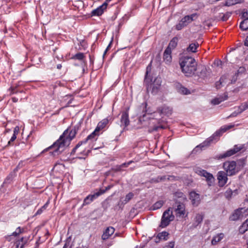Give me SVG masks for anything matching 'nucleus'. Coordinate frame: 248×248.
<instances>
[{
    "label": "nucleus",
    "instance_id": "obj_9",
    "mask_svg": "<svg viewBox=\"0 0 248 248\" xmlns=\"http://www.w3.org/2000/svg\"><path fill=\"white\" fill-rule=\"evenodd\" d=\"M227 173L224 171H219L217 174V179L218 181V185L220 186H223L227 183L228 181Z\"/></svg>",
    "mask_w": 248,
    "mask_h": 248
},
{
    "label": "nucleus",
    "instance_id": "obj_10",
    "mask_svg": "<svg viewBox=\"0 0 248 248\" xmlns=\"http://www.w3.org/2000/svg\"><path fill=\"white\" fill-rule=\"evenodd\" d=\"M108 121H109L108 119H104L102 121H101V122H100L98 124V125H97L96 128H95V130L94 131V132L92 134L89 135L87 139H90L92 138V137H93V136L94 135H97V132L98 131H99L100 130L102 129L106 126V125L108 123Z\"/></svg>",
    "mask_w": 248,
    "mask_h": 248
},
{
    "label": "nucleus",
    "instance_id": "obj_51",
    "mask_svg": "<svg viewBox=\"0 0 248 248\" xmlns=\"http://www.w3.org/2000/svg\"><path fill=\"white\" fill-rule=\"evenodd\" d=\"M157 179H159V181H163L166 179V176H163L158 177L157 178Z\"/></svg>",
    "mask_w": 248,
    "mask_h": 248
},
{
    "label": "nucleus",
    "instance_id": "obj_2",
    "mask_svg": "<svg viewBox=\"0 0 248 248\" xmlns=\"http://www.w3.org/2000/svg\"><path fill=\"white\" fill-rule=\"evenodd\" d=\"M151 63H150L146 67L144 83L146 84L147 92H150L152 94L155 95L158 93L161 89L162 79L160 77H157L153 81L151 76Z\"/></svg>",
    "mask_w": 248,
    "mask_h": 248
},
{
    "label": "nucleus",
    "instance_id": "obj_24",
    "mask_svg": "<svg viewBox=\"0 0 248 248\" xmlns=\"http://www.w3.org/2000/svg\"><path fill=\"white\" fill-rule=\"evenodd\" d=\"M224 234L223 233H220L214 236L211 243L213 245H216L218 242H220L224 237Z\"/></svg>",
    "mask_w": 248,
    "mask_h": 248
},
{
    "label": "nucleus",
    "instance_id": "obj_50",
    "mask_svg": "<svg viewBox=\"0 0 248 248\" xmlns=\"http://www.w3.org/2000/svg\"><path fill=\"white\" fill-rule=\"evenodd\" d=\"M244 45L246 46H248V36L246 37L245 42H244Z\"/></svg>",
    "mask_w": 248,
    "mask_h": 248
},
{
    "label": "nucleus",
    "instance_id": "obj_22",
    "mask_svg": "<svg viewBox=\"0 0 248 248\" xmlns=\"http://www.w3.org/2000/svg\"><path fill=\"white\" fill-rule=\"evenodd\" d=\"M169 235V233L166 231H163L162 232L158 233L156 238V239H157V240H156L155 242L158 243L159 241L161 240H163L165 241L168 240Z\"/></svg>",
    "mask_w": 248,
    "mask_h": 248
},
{
    "label": "nucleus",
    "instance_id": "obj_46",
    "mask_svg": "<svg viewBox=\"0 0 248 248\" xmlns=\"http://www.w3.org/2000/svg\"><path fill=\"white\" fill-rule=\"evenodd\" d=\"M21 232V229L20 228H18L16 229V231L13 233L12 235L13 236H16L20 234Z\"/></svg>",
    "mask_w": 248,
    "mask_h": 248
},
{
    "label": "nucleus",
    "instance_id": "obj_20",
    "mask_svg": "<svg viewBox=\"0 0 248 248\" xmlns=\"http://www.w3.org/2000/svg\"><path fill=\"white\" fill-rule=\"evenodd\" d=\"M121 126L124 127H126L129 124V119H128V114L127 112H124L123 113L121 119Z\"/></svg>",
    "mask_w": 248,
    "mask_h": 248
},
{
    "label": "nucleus",
    "instance_id": "obj_60",
    "mask_svg": "<svg viewBox=\"0 0 248 248\" xmlns=\"http://www.w3.org/2000/svg\"><path fill=\"white\" fill-rule=\"evenodd\" d=\"M171 178H174V176H169L167 178V179L168 180H170L171 179Z\"/></svg>",
    "mask_w": 248,
    "mask_h": 248
},
{
    "label": "nucleus",
    "instance_id": "obj_47",
    "mask_svg": "<svg viewBox=\"0 0 248 248\" xmlns=\"http://www.w3.org/2000/svg\"><path fill=\"white\" fill-rule=\"evenodd\" d=\"M75 58L77 59L81 60L83 58V54L82 53H78L75 55Z\"/></svg>",
    "mask_w": 248,
    "mask_h": 248
},
{
    "label": "nucleus",
    "instance_id": "obj_8",
    "mask_svg": "<svg viewBox=\"0 0 248 248\" xmlns=\"http://www.w3.org/2000/svg\"><path fill=\"white\" fill-rule=\"evenodd\" d=\"M195 172L199 175L203 176L206 178L209 186H211L214 181V178L213 175L208 172L206 170L197 167L194 169Z\"/></svg>",
    "mask_w": 248,
    "mask_h": 248
},
{
    "label": "nucleus",
    "instance_id": "obj_49",
    "mask_svg": "<svg viewBox=\"0 0 248 248\" xmlns=\"http://www.w3.org/2000/svg\"><path fill=\"white\" fill-rule=\"evenodd\" d=\"M16 135L15 134H13L10 140L9 141L8 143L9 144L11 141H14L16 139Z\"/></svg>",
    "mask_w": 248,
    "mask_h": 248
},
{
    "label": "nucleus",
    "instance_id": "obj_53",
    "mask_svg": "<svg viewBox=\"0 0 248 248\" xmlns=\"http://www.w3.org/2000/svg\"><path fill=\"white\" fill-rule=\"evenodd\" d=\"M206 68L205 67H203L202 70V74L203 73V76H204L205 74H206Z\"/></svg>",
    "mask_w": 248,
    "mask_h": 248
},
{
    "label": "nucleus",
    "instance_id": "obj_39",
    "mask_svg": "<svg viewBox=\"0 0 248 248\" xmlns=\"http://www.w3.org/2000/svg\"><path fill=\"white\" fill-rule=\"evenodd\" d=\"M248 230V229L246 227V226H244V224L243 223V224L239 228V232L243 234L244 233H245Z\"/></svg>",
    "mask_w": 248,
    "mask_h": 248
},
{
    "label": "nucleus",
    "instance_id": "obj_19",
    "mask_svg": "<svg viewBox=\"0 0 248 248\" xmlns=\"http://www.w3.org/2000/svg\"><path fill=\"white\" fill-rule=\"evenodd\" d=\"M163 60L166 64H170L172 61L171 50L166 49L163 54Z\"/></svg>",
    "mask_w": 248,
    "mask_h": 248
},
{
    "label": "nucleus",
    "instance_id": "obj_35",
    "mask_svg": "<svg viewBox=\"0 0 248 248\" xmlns=\"http://www.w3.org/2000/svg\"><path fill=\"white\" fill-rule=\"evenodd\" d=\"M72 100V97L70 95H66L65 96L64 98H63V100L62 102V103H63V101H66L67 100L68 101V103L66 104H62V105L63 106V107H67L69 104L71 102V101Z\"/></svg>",
    "mask_w": 248,
    "mask_h": 248
},
{
    "label": "nucleus",
    "instance_id": "obj_28",
    "mask_svg": "<svg viewBox=\"0 0 248 248\" xmlns=\"http://www.w3.org/2000/svg\"><path fill=\"white\" fill-rule=\"evenodd\" d=\"M240 28L243 31L248 30V17L244 19L240 24Z\"/></svg>",
    "mask_w": 248,
    "mask_h": 248
},
{
    "label": "nucleus",
    "instance_id": "obj_18",
    "mask_svg": "<svg viewBox=\"0 0 248 248\" xmlns=\"http://www.w3.org/2000/svg\"><path fill=\"white\" fill-rule=\"evenodd\" d=\"M203 219V215L200 214H196L191 226L192 228L194 229L197 228V226L202 222Z\"/></svg>",
    "mask_w": 248,
    "mask_h": 248
},
{
    "label": "nucleus",
    "instance_id": "obj_15",
    "mask_svg": "<svg viewBox=\"0 0 248 248\" xmlns=\"http://www.w3.org/2000/svg\"><path fill=\"white\" fill-rule=\"evenodd\" d=\"M107 6L108 5L107 4V3L104 2L102 5L92 11V15L97 16L101 15L106 9Z\"/></svg>",
    "mask_w": 248,
    "mask_h": 248
},
{
    "label": "nucleus",
    "instance_id": "obj_43",
    "mask_svg": "<svg viewBox=\"0 0 248 248\" xmlns=\"http://www.w3.org/2000/svg\"><path fill=\"white\" fill-rule=\"evenodd\" d=\"M232 191L231 189L227 190L225 192V197L229 199L232 197Z\"/></svg>",
    "mask_w": 248,
    "mask_h": 248
},
{
    "label": "nucleus",
    "instance_id": "obj_5",
    "mask_svg": "<svg viewBox=\"0 0 248 248\" xmlns=\"http://www.w3.org/2000/svg\"><path fill=\"white\" fill-rule=\"evenodd\" d=\"M223 134L220 129L216 131V132L210 137L207 139L203 142L197 146L192 151V153L196 154L197 152L203 150L204 148L207 147L214 140H216V137H219Z\"/></svg>",
    "mask_w": 248,
    "mask_h": 248
},
{
    "label": "nucleus",
    "instance_id": "obj_31",
    "mask_svg": "<svg viewBox=\"0 0 248 248\" xmlns=\"http://www.w3.org/2000/svg\"><path fill=\"white\" fill-rule=\"evenodd\" d=\"M198 46V44H191L187 48V51L188 52H195Z\"/></svg>",
    "mask_w": 248,
    "mask_h": 248
},
{
    "label": "nucleus",
    "instance_id": "obj_14",
    "mask_svg": "<svg viewBox=\"0 0 248 248\" xmlns=\"http://www.w3.org/2000/svg\"><path fill=\"white\" fill-rule=\"evenodd\" d=\"M114 231L115 229L112 227L107 228L102 235V239L104 240L108 239L114 233Z\"/></svg>",
    "mask_w": 248,
    "mask_h": 248
},
{
    "label": "nucleus",
    "instance_id": "obj_56",
    "mask_svg": "<svg viewBox=\"0 0 248 248\" xmlns=\"http://www.w3.org/2000/svg\"><path fill=\"white\" fill-rule=\"evenodd\" d=\"M222 61L218 60L217 62V65L219 66L220 65H222Z\"/></svg>",
    "mask_w": 248,
    "mask_h": 248
},
{
    "label": "nucleus",
    "instance_id": "obj_17",
    "mask_svg": "<svg viewBox=\"0 0 248 248\" xmlns=\"http://www.w3.org/2000/svg\"><path fill=\"white\" fill-rule=\"evenodd\" d=\"M189 197L194 205L197 206L199 204L200 201L199 194L194 191H192L189 193Z\"/></svg>",
    "mask_w": 248,
    "mask_h": 248
},
{
    "label": "nucleus",
    "instance_id": "obj_6",
    "mask_svg": "<svg viewBox=\"0 0 248 248\" xmlns=\"http://www.w3.org/2000/svg\"><path fill=\"white\" fill-rule=\"evenodd\" d=\"M174 219L172 211L169 208L163 213L159 227L162 228L166 227Z\"/></svg>",
    "mask_w": 248,
    "mask_h": 248
},
{
    "label": "nucleus",
    "instance_id": "obj_62",
    "mask_svg": "<svg viewBox=\"0 0 248 248\" xmlns=\"http://www.w3.org/2000/svg\"><path fill=\"white\" fill-rule=\"evenodd\" d=\"M245 202H248V195H246V197L244 200Z\"/></svg>",
    "mask_w": 248,
    "mask_h": 248
},
{
    "label": "nucleus",
    "instance_id": "obj_34",
    "mask_svg": "<svg viewBox=\"0 0 248 248\" xmlns=\"http://www.w3.org/2000/svg\"><path fill=\"white\" fill-rule=\"evenodd\" d=\"M179 92L183 94H188L190 93V91L186 88L181 86L179 89Z\"/></svg>",
    "mask_w": 248,
    "mask_h": 248
},
{
    "label": "nucleus",
    "instance_id": "obj_29",
    "mask_svg": "<svg viewBox=\"0 0 248 248\" xmlns=\"http://www.w3.org/2000/svg\"><path fill=\"white\" fill-rule=\"evenodd\" d=\"M238 113H241L242 112L248 109V100L243 103H242L238 107Z\"/></svg>",
    "mask_w": 248,
    "mask_h": 248
},
{
    "label": "nucleus",
    "instance_id": "obj_63",
    "mask_svg": "<svg viewBox=\"0 0 248 248\" xmlns=\"http://www.w3.org/2000/svg\"><path fill=\"white\" fill-rule=\"evenodd\" d=\"M12 100H13V101L14 102H17V98H15V97H14V98H12Z\"/></svg>",
    "mask_w": 248,
    "mask_h": 248
},
{
    "label": "nucleus",
    "instance_id": "obj_21",
    "mask_svg": "<svg viewBox=\"0 0 248 248\" xmlns=\"http://www.w3.org/2000/svg\"><path fill=\"white\" fill-rule=\"evenodd\" d=\"M102 192H96L93 195H89L84 200V203L88 204L91 203L94 199H96L97 197L100 195Z\"/></svg>",
    "mask_w": 248,
    "mask_h": 248
},
{
    "label": "nucleus",
    "instance_id": "obj_59",
    "mask_svg": "<svg viewBox=\"0 0 248 248\" xmlns=\"http://www.w3.org/2000/svg\"><path fill=\"white\" fill-rule=\"evenodd\" d=\"M248 15V12H244L242 14V16L243 17H246Z\"/></svg>",
    "mask_w": 248,
    "mask_h": 248
},
{
    "label": "nucleus",
    "instance_id": "obj_38",
    "mask_svg": "<svg viewBox=\"0 0 248 248\" xmlns=\"http://www.w3.org/2000/svg\"><path fill=\"white\" fill-rule=\"evenodd\" d=\"M232 13L227 12L225 14H223L222 16L221 17V19L222 21H225L228 19L229 17L231 16Z\"/></svg>",
    "mask_w": 248,
    "mask_h": 248
},
{
    "label": "nucleus",
    "instance_id": "obj_32",
    "mask_svg": "<svg viewBox=\"0 0 248 248\" xmlns=\"http://www.w3.org/2000/svg\"><path fill=\"white\" fill-rule=\"evenodd\" d=\"M164 202L163 201H159L156 202L153 206V210H156L160 208L163 205Z\"/></svg>",
    "mask_w": 248,
    "mask_h": 248
},
{
    "label": "nucleus",
    "instance_id": "obj_57",
    "mask_svg": "<svg viewBox=\"0 0 248 248\" xmlns=\"http://www.w3.org/2000/svg\"><path fill=\"white\" fill-rule=\"evenodd\" d=\"M112 43V40L111 41V42H110L109 44L108 45V46L107 48H106L105 51V53H104V54L106 53L107 51H108V50L109 49V48L110 47V46H111V44Z\"/></svg>",
    "mask_w": 248,
    "mask_h": 248
},
{
    "label": "nucleus",
    "instance_id": "obj_23",
    "mask_svg": "<svg viewBox=\"0 0 248 248\" xmlns=\"http://www.w3.org/2000/svg\"><path fill=\"white\" fill-rule=\"evenodd\" d=\"M178 38L177 37H173L169 43V44L166 49H169L170 50L174 49L177 46Z\"/></svg>",
    "mask_w": 248,
    "mask_h": 248
},
{
    "label": "nucleus",
    "instance_id": "obj_1",
    "mask_svg": "<svg viewBox=\"0 0 248 248\" xmlns=\"http://www.w3.org/2000/svg\"><path fill=\"white\" fill-rule=\"evenodd\" d=\"M75 130H65L59 139L48 149H53V154L54 155H59L69 145L71 140L75 137Z\"/></svg>",
    "mask_w": 248,
    "mask_h": 248
},
{
    "label": "nucleus",
    "instance_id": "obj_4",
    "mask_svg": "<svg viewBox=\"0 0 248 248\" xmlns=\"http://www.w3.org/2000/svg\"><path fill=\"white\" fill-rule=\"evenodd\" d=\"M245 166L244 159L234 161H228L223 163V168L228 176H232L236 174Z\"/></svg>",
    "mask_w": 248,
    "mask_h": 248
},
{
    "label": "nucleus",
    "instance_id": "obj_45",
    "mask_svg": "<svg viewBox=\"0 0 248 248\" xmlns=\"http://www.w3.org/2000/svg\"><path fill=\"white\" fill-rule=\"evenodd\" d=\"M175 243L174 241L170 242L168 245L165 246V248H174Z\"/></svg>",
    "mask_w": 248,
    "mask_h": 248
},
{
    "label": "nucleus",
    "instance_id": "obj_33",
    "mask_svg": "<svg viewBox=\"0 0 248 248\" xmlns=\"http://www.w3.org/2000/svg\"><path fill=\"white\" fill-rule=\"evenodd\" d=\"M145 108H146V110H145L146 113L142 115V118H143V121H145V118L146 117H147V118L150 119L151 118L150 116L152 114L151 110L146 109V108H147V104L146 103H145Z\"/></svg>",
    "mask_w": 248,
    "mask_h": 248
},
{
    "label": "nucleus",
    "instance_id": "obj_26",
    "mask_svg": "<svg viewBox=\"0 0 248 248\" xmlns=\"http://www.w3.org/2000/svg\"><path fill=\"white\" fill-rule=\"evenodd\" d=\"M158 124H159V125L158 126H155L153 129L155 131H157L158 130L159 128H161V129H165L167 128V124H166V123L163 120H161V119H159L158 120Z\"/></svg>",
    "mask_w": 248,
    "mask_h": 248
},
{
    "label": "nucleus",
    "instance_id": "obj_44",
    "mask_svg": "<svg viewBox=\"0 0 248 248\" xmlns=\"http://www.w3.org/2000/svg\"><path fill=\"white\" fill-rule=\"evenodd\" d=\"M242 212L243 218L247 217L248 216V208L247 209L243 208V210H242Z\"/></svg>",
    "mask_w": 248,
    "mask_h": 248
},
{
    "label": "nucleus",
    "instance_id": "obj_61",
    "mask_svg": "<svg viewBox=\"0 0 248 248\" xmlns=\"http://www.w3.org/2000/svg\"><path fill=\"white\" fill-rule=\"evenodd\" d=\"M79 144H78L76 147L73 149V152H75L76 150L79 147Z\"/></svg>",
    "mask_w": 248,
    "mask_h": 248
},
{
    "label": "nucleus",
    "instance_id": "obj_36",
    "mask_svg": "<svg viewBox=\"0 0 248 248\" xmlns=\"http://www.w3.org/2000/svg\"><path fill=\"white\" fill-rule=\"evenodd\" d=\"M233 127V125H224L220 127V130L223 133L227 131L228 130L232 128Z\"/></svg>",
    "mask_w": 248,
    "mask_h": 248
},
{
    "label": "nucleus",
    "instance_id": "obj_52",
    "mask_svg": "<svg viewBox=\"0 0 248 248\" xmlns=\"http://www.w3.org/2000/svg\"><path fill=\"white\" fill-rule=\"evenodd\" d=\"M245 71V68L244 67H241L239 68V70H238V73H240V72H244Z\"/></svg>",
    "mask_w": 248,
    "mask_h": 248
},
{
    "label": "nucleus",
    "instance_id": "obj_30",
    "mask_svg": "<svg viewBox=\"0 0 248 248\" xmlns=\"http://www.w3.org/2000/svg\"><path fill=\"white\" fill-rule=\"evenodd\" d=\"M227 98H228L227 95H226L225 96V98H223V97L216 98L213 99L211 101V103L212 104L215 105H218L219 103H220L221 102L226 100L227 99Z\"/></svg>",
    "mask_w": 248,
    "mask_h": 248
},
{
    "label": "nucleus",
    "instance_id": "obj_37",
    "mask_svg": "<svg viewBox=\"0 0 248 248\" xmlns=\"http://www.w3.org/2000/svg\"><path fill=\"white\" fill-rule=\"evenodd\" d=\"M184 23L182 22V20H181V21L179 22V23H178L175 27V28L177 30L180 31L182 30L183 28L186 27V25H184Z\"/></svg>",
    "mask_w": 248,
    "mask_h": 248
},
{
    "label": "nucleus",
    "instance_id": "obj_13",
    "mask_svg": "<svg viewBox=\"0 0 248 248\" xmlns=\"http://www.w3.org/2000/svg\"><path fill=\"white\" fill-rule=\"evenodd\" d=\"M157 111L160 115L169 116L172 114V109L169 107L164 106L158 108Z\"/></svg>",
    "mask_w": 248,
    "mask_h": 248
},
{
    "label": "nucleus",
    "instance_id": "obj_64",
    "mask_svg": "<svg viewBox=\"0 0 248 248\" xmlns=\"http://www.w3.org/2000/svg\"><path fill=\"white\" fill-rule=\"evenodd\" d=\"M111 0H106L105 2V3H107V4L108 5V2H109Z\"/></svg>",
    "mask_w": 248,
    "mask_h": 248
},
{
    "label": "nucleus",
    "instance_id": "obj_55",
    "mask_svg": "<svg viewBox=\"0 0 248 248\" xmlns=\"http://www.w3.org/2000/svg\"><path fill=\"white\" fill-rule=\"evenodd\" d=\"M240 114L239 113H238V111L237 112H233L230 116H232V117H234V116H236L238 114Z\"/></svg>",
    "mask_w": 248,
    "mask_h": 248
},
{
    "label": "nucleus",
    "instance_id": "obj_48",
    "mask_svg": "<svg viewBox=\"0 0 248 248\" xmlns=\"http://www.w3.org/2000/svg\"><path fill=\"white\" fill-rule=\"evenodd\" d=\"M19 131V127L18 126H16L14 128V134H15L16 135H17L18 134Z\"/></svg>",
    "mask_w": 248,
    "mask_h": 248
},
{
    "label": "nucleus",
    "instance_id": "obj_11",
    "mask_svg": "<svg viewBox=\"0 0 248 248\" xmlns=\"http://www.w3.org/2000/svg\"><path fill=\"white\" fill-rule=\"evenodd\" d=\"M198 17V15L196 13L192 14L190 15H187L182 18V22L184 23V25L186 26L193 21L195 20Z\"/></svg>",
    "mask_w": 248,
    "mask_h": 248
},
{
    "label": "nucleus",
    "instance_id": "obj_41",
    "mask_svg": "<svg viewBox=\"0 0 248 248\" xmlns=\"http://www.w3.org/2000/svg\"><path fill=\"white\" fill-rule=\"evenodd\" d=\"M223 78H220V79L218 81L216 82V87L217 89H220L222 86V81Z\"/></svg>",
    "mask_w": 248,
    "mask_h": 248
},
{
    "label": "nucleus",
    "instance_id": "obj_16",
    "mask_svg": "<svg viewBox=\"0 0 248 248\" xmlns=\"http://www.w3.org/2000/svg\"><path fill=\"white\" fill-rule=\"evenodd\" d=\"M176 216L184 217L185 215V206L183 203H180L177 205L175 209Z\"/></svg>",
    "mask_w": 248,
    "mask_h": 248
},
{
    "label": "nucleus",
    "instance_id": "obj_58",
    "mask_svg": "<svg viewBox=\"0 0 248 248\" xmlns=\"http://www.w3.org/2000/svg\"><path fill=\"white\" fill-rule=\"evenodd\" d=\"M220 78H223L222 81V83H223L225 82V80L227 79V77L226 76H223Z\"/></svg>",
    "mask_w": 248,
    "mask_h": 248
},
{
    "label": "nucleus",
    "instance_id": "obj_42",
    "mask_svg": "<svg viewBox=\"0 0 248 248\" xmlns=\"http://www.w3.org/2000/svg\"><path fill=\"white\" fill-rule=\"evenodd\" d=\"M133 197V194L132 193H129L127 194L125 196V198L124 200L125 203L129 201H130Z\"/></svg>",
    "mask_w": 248,
    "mask_h": 248
},
{
    "label": "nucleus",
    "instance_id": "obj_54",
    "mask_svg": "<svg viewBox=\"0 0 248 248\" xmlns=\"http://www.w3.org/2000/svg\"><path fill=\"white\" fill-rule=\"evenodd\" d=\"M244 226L248 229V218L243 223Z\"/></svg>",
    "mask_w": 248,
    "mask_h": 248
},
{
    "label": "nucleus",
    "instance_id": "obj_40",
    "mask_svg": "<svg viewBox=\"0 0 248 248\" xmlns=\"http://www.w3.org/2000/svg\"><path fill=\"white\" fill-rule=\"evenodd\" d=\"M48 203H49V201H47V202H46V204H45L43 207H42V208H40V209H39V210L37 211V212L36 214H41V213L42 212V211H43V210H45V209H46V208L47 207Z\"/></svg>",
    "mask_w": 248,
    "mask_h": 248
},
{
    "label": "nucleus",
    "instance_id": "obj_12",
    "mask_svg": "<svg viewBox=\"0 0 248 248\" xmlns=\"http://www.w3.org/2000/svg\"><path fill=\"white\" fill-rule=\"evenodd\" d=\"M242 210H243V208H239L234 210V212L230 216V219L232 221H235L243 218Z\"/></svg>",
    "mask_w": 248,
    "mask_h": 248
},
{
    "label": "nucleus",
    "instance_id": "obj_7",
    "mask_svg": "<svg viewBox=\"0 0 248 248\" xmlns=\"http://www.w3.org/2000/svg\"><path fill=\"white\" fill-rule=\"evenodd\" d=\"M244 148V144L235 145L234 146L232 149H231L226 151L225 153L220 154L217 156V158L218 159H220L222 158L231 156L232 155H233L236 153H238V152L241 151Z\"/></svg>",
    "mask_w": 248,
    "mask_h": 248
},
{
    "label": "nucleus",
    "instance_id": "obj_25",
    "mask_svg": "<svg viewBox=\"0 0 248 248\" xmlns=\"http://www.w3.org/2000/svg\"><path fill=\"white\" fill-rule=\"evenodd\" d=\"M28 240V238L27 237H22L19 240H17L15 243L16 248H23L24 245L27 242Z\"/></svg>",
    "mask_w": 248,
    "mask_h": 248
},
{
    "label": "nucleus",
    "instance_id": "obj_27",
    "mask_svg": "<svg viewBox=\"0 0 248 248\" xmlns=\"http://www.w3.org/2000/svg\"><path fill=\"white\" fill-rule=\"evenodd\" d=\"M243 0H227L224 4V6H231L237 3L242 2Z\"/></svg>",
    "mask_w": 248,
    "mask_h": 248
},
{
    "label": "nucleus",
    "instance_id": "obj_3",
    "mask_svg": "<svg viewBox=\"0 0 248 248\" xmlns=\"http://www.w3.org/2000/svg\"><path fill=\"white\" fill-rule=\"evenodd\" d=\"M182 71L186 76L190 77L197 70V63L195 60L191 57H184L180 62Z\"/></svg>",
    "mask_w": 248,
    "mask_h": 248
}]
</instances>
